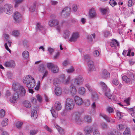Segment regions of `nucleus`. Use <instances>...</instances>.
Returning a JSON list of instances; mask_svg holds the SVG:
<instances>
[{"label": "nucleus", "mask_w": 135, "mask_h": 135, "mask_svg": "<svg viewBox=\"0 0 135 135\" xmlns=\"http://www.w3.org/2000/svg\"><path fill=\"white\" fill-rule=\"evenodd\" d=\"M117 117L119 119H121L122 116V115L121 113L119 111L117 110L116 112Z\"/></svg>", "instance_id": "50"}, {"label": "nucleus", "mask_w": 135, "mask_h": 135, "mask_svg": "<svg viewBox=\"0 0 135 135\" xmlns=\"http://www.w3.org/2000/svg\"><path fill=\"white\" fill-rule=\"evenodd\" d=\"M107 111L109 113H113L114 111L113 108L112 107H108L107 109Z\"/></svg>", "instance_id": "41"}, {"label": "nucleus", "mask_w": 135, "mask_h": 135, "mask_svg": "<svg viewBox=\"0 0 135 135\" xmlns=\"http://www.w3.org/2000/svg\"><path fill=\"white\" fill-rule=\"evenodd\" d=\"M95 37V34H91V35H88L87 36L88 38L91 41L92 40V38H94Z\"/></svg>", "instance_id": "49"}, {"label": "nucleus", "mask_w": 135, "mask_h": 135, "mask_svg": "<svg viewBox=\"0 0 135 135\" xmlns=\"http://www.w3.org/2000/svg\"><path fill=\"white\" fill-rule=\"evenodd\" d=\"M20 91V95L21 97L24 96L26 93V90L22 86H20L18 90Z\"/></svg>", "instance_id": "20"}, {"label": "nucleus", "mask_w": 135, "mask_h": 135, "mask_svg": "<svg viewBox=\"0 0 135 135\" xmlns=\"http://www.w3.org/2000/svg\"><path fill=\"white\" fill-rule=\"evenodd\" d=\"M90 104V101L89 100H86L84 102V104L86 106H89Z\"/></svg>", "instance_id": "60"}, {"label": "nucleus", "mask_w": 135, "mask_h": 135, "mask_svg": "<svg viewBox=\"0 0 135 135\" xmlns=\"http://www.w3.org/2000/svg\"><path fill=\"white\" fill-rule=\"evenodd\" d=\"M50 111L52 116L56 118L57 117V113L56 112L54 109H51Z\"/></svg>", "instance_id": "31"}, {"label": "nucleus", "mask_w": 135, "mask_h": 135, "mask_svg": "<svg viewBox=\"0 0 135 135\" xmlns=\"http://www.w3.org/2000/svg\"><path fill=\"white\" fill-rule=\"evenodd\" d=\"M0 133H1V135H8L7 133L2 129H0Z\"/></svg>", "instance_id": "53"}, {"label": "nucleus", "mask_w": 135, "mask_h": 135, "mask_svg": "<svg viewBox=\"0 0 135 135\" xmlns=\"http://www.w3.org/2000/svg\"><path fill=\"white\" fill-rule=\"evenodd\" d=\"M13 95L12 98H11L10 101L12 103H16L19 99V96L18 93L16 91Z\"/></svg>", "instance_id": "9"}, {"label": "nucleus", "mask_w": 135, "mask_h": 135, "mask_svg": "<svg viewBox=\"0 0 135 135\" xmlns=\"http://www.w3.org/2000/svg\"><path fill=\"white\" fill-rule=\"evenodd\" d=\"M84 120L88 123H90L91 121V119L90 117L88 115H86L84 117Z\"/></svg>", "instance_id": "32"}, {"label": "nucleus", "mask_w": 135, "mask_h": 135, "mask_svg": "<svg viewBox=\"0 0 135 135\" xmlns=\"http://www.w3.org/2000/svg\"><path fill=\"white\" fill-rule=\"evenodd\" d=\"M100 85L102 87L103 90L105 91L106 90V89L108 88L107 85H105V84L103 82H100L99 83Z\"/></svg>", "instance_id": "37"}, {"label": "nucleus", "mask_w": 135, "mask_h": 135, "mask_svg": "<svg viewBox=\"0 0 135 135\" xmlns=\"http://www.w3.org/2000/svg\"><path fill=\"white\" fill-rule=\"evenodd\" d=\"M23 44L24 46L25 47H27L28 46V41L26 40H24L23 41Z\"/></svg>", "instance_id": "61"}, {"label": "nucleus", "mask_w": 135, "mask_h": 135, "mask_svg": "<svg viewBox=\"0 0 135 135\" xmlns=\"http://www.w3.org/2000/svg\"><path fill=\"white\" fill-rule=\"evenodd\" d=\"M79 37V34L78 33H74L73 34L71 37L69 39V41L71 42L76 41Z\"/></svg>", "instance_id": "14"}, {"label": "nucleus", "mask_w": 135, "mask_h": 135, "mask_svg": "<svg viewBox=\"0 0 135 135\" xmlns=\"http://www.w3.org/2000/svg\"><path fill=\"white\" fill-rule=\"evenodd\" d=\"M8 123V120L6 118L4 119L2 123V126H5L7 125Z\"/></svg>", "instance_id": "43"}, {"label": "nucleus", "mask_w": 135, "mask_h": 135, "mask_svg": "<svg viewBox=\"0 0 135 135\" xmlns=\"http://www.w3.org/2000/svg\"><path fill=\"white\" fill-rule=\"evenodd\" d=\"M24 0H17L16 1L15 4V8L17 7Z\"/></svg>", "instance_id": "46"}, {"label": "nucleus", "mask_w": 135, "mask_h": 135, "mask_svg": "<svg viewBox=\"0 0 135 135\" xmlns=\"http://www.w3.org/2000/svg\"><path fill=\"white\" fill-rule=\"evenodd\" d=\"M70 33V32L68 30H66L64 32V37L65 38H67L69 37Z\"/></svg>", "instance_id": "42"}, {"label": "nucleus", "mask_w": 135, "mask_h": 135, "mask_svg": "<svg viewBox=\"0 0 135 135\" xmlns=\"http://www.w3.org/2000/svg\"><path fill=\"white\" fill-rule=\"evenodd\" d=\"M36 3H34L29 8V10L31 12H33L35 11V7Z\"/></svg>", "instance_id": "33"}, {"label": "nucleus", "mask_w": 135, "mask_h": 135, "mask_svg": "<svg viewBox=\"0 0 135 135\" xmlns=\"http://www.w3.org/2000/svg\"><path fill=\"white\" fill-rule=\"evenodd\" d=\"M48 73V71H45L42 76L41 77L40 76V80L41 81H42L44 78L47 76Z\"/></svg>", "instance_id": "48"}, {"label": "nucleus", "mask_w": 135, "mask_h": 135, "mask_svg": "<svg viewBox=\"0 0 135 135\" xmlns=\"http://www.w3.org/2000/svg\"><path fill=\"white\" fill-rule=\"evenodd\" d=\"M31 115L32 118L34 119H35L37 117V111L34 109L31 112Z\"/></svg>", "instance_id": "25"}, {"label": "nucleus", "mask_w": 135, "mask_h": 135, "mask_svg": "<svg viewBox=\"0 0 135 135\" xmlns=\"http://www.w3.org/2000/svg\"><path fill=\"white\" fill-rule=\"evenodd\" d=\"M109 4L112 6L113 7L117 4V3L114 1L113 0H110L109 2Z\"/></svg>", "instance_id": "47"}, {"label": "nucleus", "mask_w": 135, "mask_h": 135, "mask_svg": "<svg viewBox=\"0 0 135 135\" xmlns=\"http://www.w3.org/2000/svg\"><path fill=\"white\" fill-rule=\"evenodd\" d=\"M112 83L115 85H117L119 84L118 80L116 79H113V81H112Z\"/></svg>", "instance_id": "63"}, {"label": "nucleus", "mask_w": 135, "mask_h": 135, "mask_svg": "<svg viewBox=\"0 0 135 135\" xmlns=\"http://www.w3.org/2000/svg\"><path fill=\"white\" fill-rule=\"evenodd\" d=\"M94 135H100V134L98 130L95 129L93 132Z\"/></svg>", "instance_id": "58"}, {"label": "nucleus", "mask_w": 135, "mask_h": 135, "mask_svg": "<svg viewBox=\"0 0 135 135\" xmlns=\"http://www.w3.org/2000/svg\"><path fill=\"white\" fill-rule=\"evenodd\" d=\"M36 97L38 100L40 102H41L42 101V99L41 96L39 94L37 95Z\"/></svg>", "instance_id": "59"}, {"label": "nucleus", "mask_w": 135, "mask_h": 135, "mask_svg": "<svg viewBox=\"0 0 135 135\" xmlns=\"http://www.w3.org/2000/svg\"><path fill=\"white\" fill-rule=\"evenodd\" d=\"M55 107L57 110H60L61 109V105L60 103L56 102L55 104Z\"/></svg>", "instance_id": "29"}, {"label": "nucleus", "mask_w": 135, "mask_h": 135, "mask_svg": "<svg viewBox=\"0 0 135 135\" xmlns=\"http://www.w3.org/2000/svg\"><path fill=\"white\" fill-rule=\"evenodd\" d=\"M74 70V68L73 67H71L67 70V72L68 73H72Z\"/></svg>", "instance_id": "52"}, {"label": "nucleus", "mask_w": 135, "mask_h": 135, "mask_svg": "<svg viewBox=\"0 0 135 135\" xmlns=\"http://www.w3.org/2000/svg\"><path fill=\"white\" fill-rule=\"evenodd\" d=\"M101 127L103 129H105L107 128V125L105 123L102 122L101 123Z\"/></svg>", "instance_id": "51"}, {"label": "nucleus", "mask_w": 135, "mask_h": 135, "mask_svg": "<svg viewBox=\"0 0 135 135\" xmlns=\"http://www.w3.org/2000/svg\"><path fill=\"white\" fill-rule=\"evenodd\" d=\"M124 135H131L130 130L129 128H127L123 133Z\"/></svg>", "instance_id": "40"}, {"label": "nucleus", "mask_w": 135, "mask_h": 135, "mask_svg": "<svg viewBox=\"0 0 135 135\" xmlns=\"http://www.w3.org/2000/svg\"><path fill=\"white\" fill-rule=\"evenodd\" d=\"M74 107L73 100L70 98L67 99L66 100L65 108L67 110H70Z\"/></svg>", "instance_id": "6"}, {"label": "nucleus", "mask_w": 135, "mask_h": 135, "mask_svg": "<svg viewBox=\"0 0 135 135\" xmlns=\"http://www.w3.org/2000/svg\"><path fill=\"white\" fill-rule=\"evenodd\" d=\"M23 123L22 122L18 121L16 123V126L17 128H21Z\"/></svg>", "instance_id": "38"}, {"label": "nucleus", "mask_w": 135, "mask_h": 135, "mask_svg": "<svg viewBox=\"0 0 135 135\" xmlns=\"http://www.w3.org/2000/svg\"><path fill=\"white\" fill-rule=\"evenodd\" d=\"M84 59L86 60H88L89 59H90L89 55L88 54H85L84 55Z\"/></svg>", "instance_id": "57"}, {"label": "nucleus", "mask_w": 135, "mask_h": 135, "mask_svg": "<svg viewBox=\"0 0 135 135\" xmlns=\"http://www.w3.org/2000/svg\"><path fill=\"white\" fill-rule=\"evenodd\" d=\"M69 118L73 121L75 122L78 124L81 121L80 119V114L78 112H75L71 114Z\"/></svg>", "instance_id": "2"}, {"label": "nucleus", "mask_w": 135, "mask_h": 135, "mask_svg": "<svg viewBox=\"0 0 135 135\" xmlns=\"http://www.w3.org/2000/svg\"><path fill=\"white\" fill-rule=\"evenodd\" d=\"M67 110L66 109L63 110L61 113V115L62 116H65L67 114Z\"/></svg>", "instance_id": "56"}, {"label": "nucleus", "mask_w": 135, "mask_h": 135, "mask_svg": "<svg viewBox=\"0 0 135 135\" xmlns=\"http://www.w3.org/2000/svg\"><path fill=\"white\" fill-rule=\"evenodd\" d=\"M59 79L58 78H55L53 80V83L54 84H58L59 83Z\"/></svg>", "instance_id": "62"}, {"label": "nucleus", "mask_w": 135, "mask_h": 135, "mask_svg": "<svg viewBox=\"0 0 135 135\" xmlns=\"http://www.w3.org/2000/svg\"><path fill=\"white\" fill-rule=\"evenodd\" d=\"M14 18L16 23H18L20 22L22 19L21 14L17 12H16L14 15Z\"/></svg>", "instance_id": "12"}, {"label": "nucleus", "mask_w": 135, "mask_h": 135, "mask_svg": "<svg viewBox=\"0 0 135 135\" xmlns=\"http://www.w3.org/2000/svg\"><path fill=\"white\" fill-rule=\"evenodd\" d=\"M4 65L6 67H7L14 68L15 67L16 64L14 61L11 60L5 62Z\"/></svg>", "instance_id": "10"}, {"label": "nucleus", "mask_w": 135, "mask_h": 135, "mask_svg": "<svg viewBox=\"0 0 135 135\" xmlns=\"http://www.w3.org/2000/svg\"><path fill=\"white\" fill-rule=\"evenodd\" d=\"M85 89L84 87H80L78 89V93L82 95H84L85 93Z\"/></svg>", "instance_id": "28"}, {"label": "nucleus", "mask_w": 135, "mask_h": 135, "mask_svg": "<svg viewBox=\"0 0 135 135\" xmlns=\"http://www.w3.org/2000/svg\"><path fill=\"white\" fill-rule=\"evenodd\" d=\"M88 16L90 19H94L97 17V14L95 8H92L89 9Z\"/></svg>", "instance_id": "7"}, {"label": "nucleus", "mask_w": 135, "mask_h": 135, "mask_svg": "<svg viewBox=\"0 0 135 135\" xmlns=\"http://www.w3.org/2000/svg\"><path fill=\"white\" fill-rule=\"evenodd\" d=\"M3 11L7 14L10 15L13 12V7L10 4H6L3 6Z\"/></svg>", "instance_id": "3"}, {"label": "nucleus", "mask_w": 135, "mask_h": 135, "mask_svg": "<svg viewBox=\"0 0 135 135\" xmlns=\"http://www.w3.org/2000/svg\"><path fill=\"white\" fill-rule=\"evenodd\" d=\"M36 28L37 31H40L43 34L45 33L46 32V29L45 27L41 25L40 23H38L36 25Z\"/></svg>", "instance_id": "11"}, {"label": "nucleus", "mask_w": 135, "mask_h": 135, "mask_svg": "<svg viewBox=\"0 0 135 135\" xmlns=\"http://www.w3.org/2000/svg\"><path fill=\"white\" fill-rule=\"evenodd\" d=\"M88 64L89 67L88 70L89 71H91L94 68L93 62L92 60H90L88 61Z\"/></svg>", "instance_id": "19"}, {"label": "nucleus", "mask_w": 135, "mask_h": 135, "mask_svg": "<svg viewBox=\"0 0 135 135\" xmlns=\"http://www.w3.org/2000/svg\"><path fill=\"white\" fill-rule=\"evenodd\" d=\"M83 81L84 79L83 77L81 76H79L74 79L71 83L74 85H81L83 83Z\"/></svg>", "instance_id": "4"}, {"label": "nucleus", "mask_w": 135, "mask_h": 135, "mask_svg": "<svg viewBox=\"0 0 135 135\" xmlns=\"http://www.w3.org/2000/svg\"><path fill=\"white\" fill-rule=\"evenodd\" d=\"M55 92V94L57 96L60 95L62 93L61 88L59 87H57L56 88Z\"/></svg>", "instance_id": "26"}, {"label": "nucleus", "mask_w": 135, "mask_h": 135, "mask_svg": "<svg viewBox=\"0 0 135 135\" xmlns=\"http://www.w3.org/2000/svg\"><path fill=\"white\" fill-rule=\"evenodd\" d=\"M21 86L19 84L17 83H14L12 85V89L15 92L16 91L17 92L20 86Z\"/></svg>", "instance_id": "22"}, {"label": "nucleus", "mask_w": 135, "mask_h": 135, "mask_svg": "<svg viewBox=\"0 0 135 135\" xmlns=\"http://www.w3.org/2000/svg\"><path fill=\"white\" fill-rule=\"evenodd\" d=\"M100 53L99 51L97 50H94L93 52V55L95 57H97L99 56Z\"/></svg>", "instance_id": "45"}, {"label": "nucleus", "mask_w": 135, "mask_h": 135, "mask_svg": "<svg viewBox=\"0 0 135 135\" xmlns=\"http://www.w3.org/2000/svg\"><path fill=\"white\" fill-rule=\"evenodd\" d=\"M124 128V125L122 124H119L117 127V128L118 129H120V130H122Z\"/></svg>", "instance_id": "55"}, {"label": "nucleus", "mask_w": 135, "mask_h": 135, "mask_svg": "<svg viewBox=\"0 0 135 135\" xmlns=\"http://www.w3.org/2000/svg\"><path fill=\"white\" fill-rule=\"evenodd\" d=\"M23 82L26 86L29 88H33L35 85L34 79L30 75L25 76L23 80Z\"/></svg>", "instance_id": "1"}, {"label": "nucleus", "mask_w": 135, "mask_h": 135, "mask_svg": "<svg viewBox=\"0 0 135 135\" xmlns=\"http://www.w3.org/2000/svg\"><path fill=\"white\" fill-rule=\"evenodd\" d=\"M71 9L68 7H66L62 11V15H64L65 17L69 16V13Z\"/></svg>", "instance_id": "15"}, {"label": "nucleus", "mask_w": 135, "mask_h": 135, "mask_svg": "<svg viewBox=\"0 0 135 135\" xmlns=\"http://www.w3.org/2000/svg\"><path fill=\"white\" fill-rule=\"evenodd\" d=\"M59 22L56 20H50L49 22V25L50 26H55L58 25Z\"/></svg>", "instance_id": "16"}, {"label": "nucleus", "mask_w": 135, "mask_h": 135, "mask_svg": "<svg viewBox=\"0 0 135 135\" xmlns=\"http://www.w3.org/2000/svg\"><path fill=\"white\" fill-rule=\"evenodd\" d=\"M45 67L44 66V64L42 63L39 65L38 70V71L41 72H44L45 70Z\"/></svg>", "instance_id": "27"}, {"label": "nucleus", "mask_w": 135, "mask_h": 135, "mask_svg": "<svg viewBox=\"0 0 135 135\" xmlns=\"http://www.w3.org/2000/svg\"><path fill=\"white\" fill-rule=\"evenodd\" d=\"M104 36L105 37H107L109 36H110V34L109 31H106L104 33Z\"/></svg>", "instance_id": "64"}, {"label": "nucleus", "mask_w": 135, "mask_h": 135, "mask_svg": "<svg viewBox=\"0 0 135 135\" xmlns=\"http://www.w3.org/2000/svg\"><path fill=\"white\" fill-rule=\"evenodd\" d=\"M105 91V95L108 98L111 99H113V100H115V99H113V97L111 94L110 93V90L109 89L107 88L106 89V90L104 91Z\"/></svg>", "instance_id": "18"}, {"label": "nucleus", "mask_w": 135, "mask_h": 135, "mask_svg": "<svg viewBox=\"0 0 135 135\" xmlns=\"http://www.w3.org/2000/svg\"><path fill=\"white\" fill-rule=\"evenodd\" d=\"M93 131V127L91 126H88L86 127L84 129V131L85 133V135L90 134Z\"/></svg>", "instance_id": "21"}, {"label": "nucleus", "mask_w": 135, "mask_h": 135, "mask_svg": "<svg viewBox=\"0 0 135 135\" xmlns=\"http://www.w3.org/2000/svg\"><path fill=\"white\" fill-rule=\"evenodd\" d=\"M102 76L103 78H107L110 77V74L107 70H104L103 71Z\"/></svg>", "instance_id": "23"}, {"label": "nucleus", "mask_w": 135, "mask_h": 135, "mask_svg": "<svg viewBox=\"0 0 135 135\" xmlns=\"http://www.w3.org/2000/svg\"><path fill=\"white\" fill-rule=\"evenodd\" d=\"M70 91L71 94L72 95H75L76 92V90L75 85L73 84H71L70 87Z\"/></svg>", "instance_id": "17"}, {"label": "nucleus", "mask_w": 135, "mask_h": 135, "mask_svg": "<svg viewBox=\"0 0 135 135\" xmlns=\"http://www.w3.org/2000/svg\"><path fill=\"white\" fill-rule=\"evenodd\" d=\"M108 135H117V131L116 130H113L108 133Z\"/></svg>", "instance_id": "54"}, {"label": "nucleus", "mask_w": 135, "mask_h": 135, "mask_svg": "<svg viewBox=\"0 0 135 135\" xmlns=\"http://www.w3.org/2000/svg\"><path fill=\"white\" fill-rule=\"evenodd\" d=\"M12 35L14 36L17 37L19 36L20 33L19 31L18 30H15L12 32Z\"/></svg>", "instance_id": "34"}, {"label": "nucleus", "mask_w": 135, "mask_h": 135, "mask_svg": "<svg viewBox=\"0 0 135 135\" xmlns=\"http://www.w3.org/2000/svg\"><path fill=\"white\" fill-rule=\"evenodd\" d=\"M38 130L37 129H32L30 130V133L31 135H34L37 133Z\"/></svg>", "instance_id": "44"}, {"label": "nucleus", "mask_w": 135, "mask_h": 135, "mask_svg": "<svg viewBox=\"0 0 135 135\" xmlns=\"http://www.w3.org/2000/svg\"><path fill=\"white\" fill-rule=\"evenodd\" d=\"M110 46L113 51H114L117 50V47L119 46V44L116 40L114 39V40L110 42Z\"/></svg>", "instance_id": "8"}, {"label": "nucleus", "mask_w": 135, "mask_h": 135, "mask_svg": "<svg viewBox=\"0 0 135 135\" xmlns=\"http://www.w3.org/2000/svg\"><path fill=\"white\" fill-rule=\"evenodd\" d=\"M74 101L76 104L78 105H80L83 103V100L82 98L76 95L74 97Z\"/></svg>", "instance_id": "13"}, {"label": "nucleus", "mask_w": 135, "mask_h": 135, "mask_svg": "<svg viewBox=\"0 0 135 135\" xmlns=\"http://www.w3.org/2000/svg\"><path fill=\"white\" fill-rule=\"evenodd\" d=\"M99 116L103 117L107 122H110V118L104 114L100 113L99 114Z\"/></svg>", "instance_id": "24"}, {"label": "nucleus", "mask_w": 135, "mask_h": 135, "mask_svg": "<svg viewBox=\"0 0 135 135\" xmlns=\"http://www.w3.org/2000/svg\"><path fill=\"white\" fill-rule=\"evenodd\" d=\"M55 127L60 134L61 135L64 134V129L57 125H56Z\"/></svg>", "instance_id": "30"}, {"label": "nucleus", "mask_w": 135, "mask_h": 135, "mask_svg": "<svg viewBox=\"0 0 135 135\" xmlns=\"http://www.w3.org/2000/svg\"><path fill=\"white\" fill-rule=\"evenodd\" d=\"M29 53L27 51H25L22 53V55L23 57L25 59H27L29 57Z\"/></svg>", "instance_id": "35"}, {"label": "nucleus", "mask_w": 135, "mask_h": 135, "mask_svg": "<svg viewBox=\"0 0 135 135\" xmlns=\"http://www.w3.org/2000/svg\"><path fill=\"white\" fill-rule=\"evenodd\" d=\"M122 79L125 82H126L127 83H129L131 81V79L128 78L126 76H123L122 77Z\"/></svg>", "instance_id": "39"}, {"label": "nucleus", "mask_w": 135, "mask_h": 135, "mask_svg": "<svg viewBox=\"0 0 135 135\" xmlns=\"http://www.w3.org/2000/svg\"><path fill=\"white\" fill-rule=\"evenodd\" d=\"M23 104L25 107L27 108H30L31 107V105L28 101H25L23 102Z\"/></svg>", "instance_id": "36"}, {"label": "nucleus", "mask_w": 135, "mask_h": 135, "mask_svg": "<svg viewBox=\"0 0 135 135\" xmlns=\"http://www.w3.org/2000/svg\"><path fill=\"white\" fill-rule=\"evenodd\" d=\"M47 66L49 69L51 70L52 72L53 73H56L59 71V69L58 67L52 63H47Z\"/></svg>", "instance_id": "5"}]
</instances>
